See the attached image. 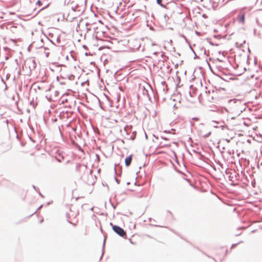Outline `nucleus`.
I'll list each match as a JSON object with an SVG mask.
<instances>
[{
    "label": "nucleus",
    "mask_w": 262,
    "mask_h": 262,
    "mask_svg": "<svg viewBox=\"0 0 262 262\" xmlns=\"http://www.w3.org/2000/svg\"><path fill=\"white\" fill-rule=\"evenodd\" d=\"M36 5H38L39 6H41L42 5L41 2L40 1H38L36 3Z\"/></svg>",
    "instance_id": "17"
},
{
    "label": "nucleus",
    "mask_w": 262,
    "mask_h": 262,
    "mask_svg": "<svg viewBox=\"0 0 262 262\" xmlns=\"http://www.w3.org/2000/svg\"><path fill=\"white\" fill-rule=\"evenodd\" d=\"M68 78L70 80H73L75 78V76L73 74H70L68 76Z\"/></svg>",
    "instance_id": "13"
},
{
    "label": "nucleus",
    "mask_w": 262,
    "mask_h": 262,
    "mask_svg": "<svg viewBox=\"0 0 262 262\" xmlns=\"http://www.w3.org/2000/svg\"><path fill=\"white\" fill-rule=\"evenodd\" d=\"M50 69L51 71H54V70L53 69H52L51 68H50Z\"/></svg>",
    "instance_id": "45"
},
{
    "label": "nucleus",
    "mask_w": 262,
    "mask_h": 262,
    "mask_svg": "<svg viewBox=\"0 0 262 262\" xmlns=\"http://www.w3.org/2000/svg\"><path fill=\"white\" fill-rule=\"evenodd\" d=\"M124 130L126 134L129 136L130 133L131 132V125H126L124 128Z\"/></svg>",
    "instance_id": "8"
},
{
    "label": "nucleus",
    "mask_w": 262,
    "mask_h": 262,
    "mask_svg": "<svg viewBox=\"0 0 262 262\" xmlns=\"http://www.w3.org/2000/svg\"><path fill=\"white\" fill-rule=\"evenodd\" d=\"M100 230H101V232L103 233V230H102V228H101Z\"/></svg>",
    "instance_id": "46"
},
{
    "label": "nucleus",
    "mask_w": 262,
    "mask_h": 262,
    "mask_svg": "<svg viewBox=\"0 0 262 262\" xmlns=\"http://www.w3.org/2000/svg\"><path fill=\"white\" fill-rule=\"evenodd\" d=\"M45 53L46 57H48L49 56V55H50V53L49 52H45Z\"/></svg>",
    "instance_id": "27"
},
{
    "label": "nucleus",
    "mask_w": 262,
    "mask_h": 262,
    "mask_svg": "<svg viewBox=\"0 0 262 262\" xmlns=\"http://www.w3.org/2000/svg\"><path fill=\"white\" fill-rule=\"evenodd\" d=\"M9 75L8 74L6 76V79H8L9 78Z\"/></svg>",
    "instance_id": "40"
},
{
    "label": "nucleus",
    "mask_w": 262,
    "mask_h": 262,
    "mask_svg": "<svg viewBox=\"0 0 262 262\" xmlns=\"http://www.w3.org/2000/svg\"><path fill=\"white\" fill-rule=\"evenodd\" d=\"M19 54H20V55H22V53H21V52H19Z\"/></svg>",
    "instance_id": "48"
},
{
    "label": "nucleus",
    "mask_w": 262,
    "mask_h": 262,
    "mask_svg": "<svg viewBox=\"0 0 262 262\" xmlns=\"http://www.w3.org/2000/svg\"><path fill=\"white\" fill-rule=\"evenodd\" d=\"M157 2L159 5H160L161 6H162V0H157Z\"/></svg>",
    "instance_id": "22"
},
{
    "label": "nucleus",
    "mask_w": 262,
    "mask_h": 262,
    "mask_svg": "<svg viewBox=\"0 0 262 262\" xmlns=\"http://www.w3.org/2000/svg\"><path fill=\"white\" fill-rule=\"evenodd\" d=\"M12 99H14V96L12 97Z\"/></svg>",
    "instance_id": "52"
},
{
    "label": "nucleus",
    "mask_w": 262,
    "mask_h": 262,
    "mask_svg": "<svg viewBox=\"0 0 262 262\" xmlns=\"http://www.w3.org/2000/svg\"><path fill=\"white\" fill-rule=\"evenodd\" d=\"M110 225L112 226L113 231L118 236L124 239L127 238L126 232L124 230V229L118 225L113 224L112 222L110 223Z\"/></svg>",
    "instance_id": "1"
},
{
    "label": "nucleus",
    "mask_w": 262,
    "mask_h": 262,
    "mask_svg": "<svg viewBox=\"0 0 262 262\" xmlns=\"http://www.w3.org/2000/svg\"><path fill=\"white\" fill-rule=\"evenodd\" d=\"M135 185H138V186L140 185V184H138V185H137V184H136V183H135Z\"/></svg>",
    "instance_id": "47"
},
{
    "label": "nucleus",
    "mask_w": 262,
    "mask_h": 262,
    "mask_svg": "<svg viewBox=\"0 0 262 262\" xmlns=\"http://www.w3.org/2000/svg\"><path fill=\"white\" fill-rule=\"evenodd\" d=\"M95 55V53L93 52V53H91V52H85L84 53V55L87 56L88 55H92L93 56V55Z\"/></svg>",
    "instance_id": "14"
},
{
    "label": "nucleus",
    "mask_w": 262,
    "mask_h": 262,
    "mask_svg": "<svg viewBox=\"0 0 262 262\" xmlns=\"http://www.w3.org/2000/svg\"><path fill=\"white\" fill-rule=\"evenodd\" d=\"M43 222V219H41V220H40L39 221V223H40V224H41V223H42Z\"/></svg>",
    "instance_id": "34"
},
{
    "label": "nucleus",
    "mask_w": 262,
    "mask_h": 262,
    "mask_svg": "<svg viewBox=\"0 0 262 262\" xmlns=\"http://www.w3.org/2000/svg\"><path fill=\"white\" fill-rule=\"evenodd\" d=\"M15 63H16L17 65H19V63H18V59H15Z\"/></svg>",
    "instance_id": "29"
},
{
    "label": "nucleus",
    "mask_w": 262,
    "mask_h": 262,
    "mask_svg": "<svg viewBox=\"0 0 262 262\" xmlns=\"http://www.w3.org/2000/svg\"><path fill=\"white\" fill-rule=\"evenodd\" d=\"M123 100H124V101L125 102V101H126V100H125V98H123Z\"/></svg>",
    "instance_id": "55"
},
{
    "label": "nucleus",
    "mask_w": 262,
    "mask_h": 262,
    "mask_svg": "<svg viewBox=\"0 0 262 262\" xmlns=\"http://www.w3.org/2000/svg\"><path fill=\"white\" fill-rule=\"evenodd\" d=\"M56 80L57 81H59V77L58 76L56 77Z\"/></svg>",
    "instance_id": "42"
},
{
    "label": "nucleus",
    "mask_w": 262,
    "mask_h": 262,
    "mask_svg": "<svg viewBox=\"0 0 262 262\" xmlns=\"http://www.w3.org/2000/svg\"><path fill=\"white\" fill-rule=\"evenodd\" d=\"M32 187L36 192H38V191H39V190L38 188H37L34 185H32Z\"/></svg>",
    "instance_id": "16"
},
{
    "label": "nucleus",
    "mask_w": 262,
    "mask_h": 262,
    "mask_svg": "<svg viewBox=\"0 0 262 262\" xmlns=\"http://www.w3.org/2000/svg\"><path fill=\"white\" fill-rule=\"evenodd\" d=\"M127 100H128V105H131V99L127 98Z\"/></svg>",
    "instance_id": "26"
},
{
    "label": "nucleus",
    "mask_w": 262,
    "mask_h": 262,
    "mask_svg": "<svg viewBox=\"0 0 262 262\" xmlns=\"http://www.w3.org/2000/svg\"><path fill=\"white\" fill-rule=\"evenodd\" d=\"M37 192L38 193L39 195L41 198H44V197H45V196H44V195H43V194H42L40 192V191H39H39H38V192Z\"/></svg>",
    "instance_id": "21"
},
{
    "label": "nucleus",
    "mask_w": 262,
    "mask_h": 262,
    "mask_svg": "<svg viewBox=\"0 0 262 262\" xmlns=\"http://www.w3.org/2000/svg\"><path fill=\"white\" fill-rule=\"evenodd\" d=\"M71 224L73 225L74 226H76V224L75 223H72V224Z\"/></svg>",
    "instance_id": "43"
},
{
    "label": "nucleus",
    "mask_w": 262,
    "mask_h": 262,
    "mask_svg": "<svg viewBox=\"0 0 262 262\" xmlns=\"http://www.w3.org/2000/svg\"><path fill=\"white\" fill-rule=\"evenodd\" d=\"M41 207H42V205H40L35 211H34L31 215L28 216V217H29L32 216L33 214H34L37 210H38L39 209H40L41 208Z\"/></svg>",
    "instance_id": "15"
},
{
    "label": "nucleus",
    "mask_w": 262,
    "mask_h": 262,
    "mask_svg": "<svg viewBox=\"0 0 262 262\" xmlns=\"http://www.w3.org/2000/svg\"><path fill=\"white\" fill-rule=\"evenodd\" d=\"M106 186H107V188H108V186L107 184H106Z\"/></svg>",
    "instance_id": "57"
},
{
    "label": "nucleus",
    "mask_w": 262,
    "mask_h": 262,
    "mask_svg": "<svg viewBox=\"0 0 262 262\" xmlns=\"http://www.w3.org/2000/svg\"><path fill=\"white\" fill-rule=\"evenodd\" d=\"M52 121L53 122H56L57 121V118L52 119Z\"/></svg>",
    "instance_id": "31"
},
{
    "label": "nucleus",
    "mask_w": 262,
    "mask_h": 262,
    "mask_svg": "<svg viewBox=\"0 0 262 262\" xmlns=\"http://www.w3.org/2000/svg\"><path fill=\"white\" fill-rule=\"evenodd\" d=\"M66 60H69V56H68V55H67V56H66Z\"/></svg>",
    "instance_id": "38"
},
{
    "label": "nucleus",
    "mask_w": 262,
    "mask_h": 262,
    "mask_svg": "<svg viewBox=\"0 0 262 262\" xmlns=\"http://www.w3.org/2000/svg\"><path fill=\"white\" fill-rule=\"evenodd\" d=\"M105 241H106V237L105 235H104V240H103V242L102 250V255L104 252V247H105Z\"/></svg>",
    "instance_id": "12"
},
{
    "label": "nucleus",
    "mask_w": 262,
    "mask_h": 262,
    "mask_svg": "<svg viewBox=\"0 0 262 262\" xmlns=\"http://www.w3.org/2000/svg\"><path fill=\"white\" fill-rule=\"evenodd\" d=\"M90 64H95V62H94V61H91V62H90Z\"/></svg>",
    "instance_id": "39"
},
{
    "label": "nucleus",
    "mask_w": 262,
    "mask_h": 262,
    "mask_svg": "<svg viewBox=\"0 0 262 262\" xmlns=\"http://www.w3.org/2000/svg\"><path fill=\"white\" fill-rule=\"evenodd\" d=\"M28 62L29 64V68L30 72L34 70L36 67V62L35 59H29L28 60Z\"/></svg>",
    "instance_id": "3"
},
{
    "label": "nucleus",
    "mask_w": 262,
    "mask_h": 262,
    "mask_svg": "<svg viewBox=\"0 0 262 262\" xmlns=\"http://www.w3.org/2000/svg\"><path fill=\"white\" fill-rule=\"evenodd\" d=\"M237 20L239 24L244 25L245 22V13L244 12H241L237 17Z\"/></svg>",
    "instance_id": "5"
},
{
    "label": "nucleus",
    "mask_w": 262,
    "mask_h": 262,
    "mask_svg": "<svg viewBox=\"0 0 262 262\" xmlns=\"http://www.w3.org/2000/svg\"><path fill=\"white\" fill-rule=\"evenodd\" d=\"M8 120H6V122H8Z\"/></svg>",
    "instance_id": "56"
},
{
    "label": "nucleus",
    "mask_w": 262,
    "mask_h": 262,
    "mask_svg": "<svg viewBox=\"0 0 262 262\" xmlns=\"http://www.w3.org/2000/svg\"><path fill=\"white\" fill-rule=\"evenodd\" d=\"M103 44L99 48V49H110L112 48L111 45L112 43L108 40L102 41Z\"/></svg>",
    "instance_id": "4"
},
{
    "label": "nucleus",
    "mask_w": 262,
    "mask_h": 262,
    "mask_svg": "<svg viewBox=\"0 0 262 262\" xmlns=\"http://www.w3.org/2000/svg\"><path fill=\"white\" fill-rule=\"evenodd\" d=\"M63 159V157H62V159H58L57 158H56V160L58 162H61V161Z\"/></svg>",
    "instance_id": "20"
},
{
    "label": "nucleus",
    "mask_w": 262,
    "mask_h": 262,
    "mask_svg": "<svg viewBox=\"0 0 262 262\" xmlns=\"http://www.w3.org/2000/svg\"><path fill=\"white\" fill-rule=\"evenodd\" d=\"M70 56L74 60H77V56L74 50H70Z\"/></svg>",
    "instance_id": "9"
},
{
    "label": "nucleus",
    "mask_w": 262,
    "mask_h": 262,
    "mask_svg": "<svg viewBox=\"0 0 262 262\" xmlns=\"http://www.w3.org/2000/svg\"><path fill=\"white\" fill-rule=\"evenodd\" d=\"M127 239H128V241H129V243H131V237H129V238H127Z\"/></svg>",
    "instance_id": "37"
},
{
    "label": "nucleus",
    "mask_w": 262,
    "mask_h": 262,
    "mask_svg": "<svg viewBox=\"0 0 262 262\" xmlns=\"http://www.w3.org/2000/svg\"><path fill=\"white\" fill-rule=\"evenodd\" d=\"M51 64L52 65H54V66H55L56 67H62V66H65L64 64H56V62H52L51 63Z\"/></svg>",
    "instance_id": "11"
},
{
    "label": "nucleus",
    "mask_w": 262,
    "mask_h": 262,
    "mask_svg": "<svg viewBox=\"0 0 262 262\" xmlns=\"http://www.w3.org/2000/svg\"><path fill=\"white\" fill-rule=\"evenodd\" d=\"M116 166H117V164H115V165H114V171H115V173L116 174H117V170H116Z\"/></svg>",
    "instance_id": "23"
},
{
    "label": "nucleus",
    "mask_w": 262,
    "mask_h": 262,
    "mask_svg": "<svg viewBox=\"0 0 262 262\" xmlns=\"http://www.w3.org/2000/svg\"><path fill=\"white\" fill-rule=\"evenodd\" d=\"M114 178H115V180L117 182V184H119L120 183V180H118V179H117L116 177H115Z\"/></svg>",
    "instance_id": "25"
},
{
    "label": "nucleus",
    "mask_w": 262,
    "mask_h": 262,
    "mask_svg": "<svg viewBox=\"0 0 262 262\" xmlns=\"http://www.w3.org/2000/svg\"><path fill=\"white\" fill-rule=\"evenodd\" d=\"M125 165L126 167H128L131 165V154L128 155L125 158Z\"/></svg>",
    "instance_id": "6"
},
{
    "label": "nucleus",
    "mask_w": 262,
    "mask_h": 262,
    "mask_svg": "<svg viewBox=\"0 0 262 262\" xmlns=\"http://www.w3.org/2000/svg\"><path fill=\"white\" fill-rule=\"evenodd\" d=\"M61 78L64 79V78L63 77H62V76H61Z\"/></svg>",
    "instance_id": "49"
},
{
    "label": "nucleus",
    "mask_w": 262,
    "mask_h": 262,
    "mask_svg": "<svg viewBox=\"0 0 262 262\" xmlns=\"http://www.w3.org/2000/svg\"><path fill=\"white\" fill-rule=\"evenodd\" d=\"M63 57V55L62 53H60L57 54L56 55H54L53 56V58L55 60H60V59L61 58H62Z\"/></svg>",
    "instance_id": "7"
},
{
    "label": "nucleus",
    "mask_w": 262,
    "mask_h": 262,
    "mask_svg": "<svg viewBox=\"0 0 262 262\" xmlns=\"http://www.w3.org/2000/svg\"><path fill=\"white\" fill-rule=\"evenodd\" d=\"M59 93L58 91H55V96H58L59 95Z\"/></svg>",
    "instance_id": "28"
},
{
    "label": "nucleus",
    "mask_w": 262,
    "mask_h": 262,
    "mask_svg": "<svg viewBox=\"0 0 262 262\" xmlns=\"http://www.w3.org/2000/svg\"><path fill=\"white\" fill-rule=\"evenodd\" d=\"M130 182H127L126 183V185H129L130 184Z\"/></svg>",
    "instance_id": "41"
},
{
    "label": "nucleus",
    "mask_w": 262,
    "mask_h": 262,
    "mask_svg": "<svg viewBox=\"0 0 262 262\" xmlns=\"http://www.w3.org/2000/svg\"><path fill=\"white\" fill-rule=\"evenodd\" d=\"M66 216L68 219L70 218V214L69 213H68V212L66 213Z\"/></svg>",
    "instance_id": "30"
},
{
    "label": "nucleus",
    "mask_w": 262,
    "mask_h": 262,
    "mask_svg": "<svg viewBox=\"0 0 262 262\" xmlns=\"http://www.w3.org/2000/svg\"><path fill=\"white\" fill-rule=\"evenodd\" d=\"M248 52H249V53H250V50H248Z\"/></svg>",
    "instance_id": "54"
},
{
    "label": "nucleus",
    "mask_w": 262,
    "mask_h": 262,
    "mask_svg": "<svg viewBox=\"0 0 262 262\" xmlns=\"http://www.w3.org/2000/svg\"><path fill=\"white\" fill-rule=\"evenodd\" d=\"M80 166H81L80 164H77L76 166V170H78L79 169V168L80 167Z\"/></svg>",
    "instance_id": "18"
},
{
    "label": "nucleus",
    "mask_w": 262,
    "mask_h": 262,
    "mask_svg": "<svg viewBox=\"0 0 262 262\" xmlns=\"http://www.w3.org/2000/svg\"><path fill=\"white\" fill-rule=\"evenodd\" d=\"M128 79H129V77H128L126 78V81H128Z\"/></svg>",
    "instance_id": "44"
},
{
    "label": "nucleus",
    "mask_w": 262,
    "mask_h": 262,
    "mask_svg": "<svg viewBox=\"0 0 262 262\" xmlns=\"http://www.w3.org/2000/svg\"><path fill=\"white\" fill-rule=\"evenodd\" d=\"M120 51V50H113V53H117V52H119V51Z\"/></svg>",
    "instance_id": "32"
},
{
    "label": "nucleus",
    "mask_w": 262,
    "mask_h": 262,
    "mask_svg": "<svg viewBox=\"0 0 262 262\" xmlns=\"http://www.w3.org/2000/svg\"><path fill=\"white\" fill-rule=\"evenodd\" d=\"M67 221L69 223H70V224H72V222H71L69 220H68V219H67Z\"/></svg>",
    "instance_id": "35"
},
{
    "label": "nucleus",
    "mask_w": 262,
    "mask_h": 262,
    "mask_svg": "<svg viewBox=\"0 0 262 262\" xmlns=\"http://www.w3.org/2000/svg\"><path fill=\"white\" fill-rule=\"evenodd\" d=\"M227 53L226 51L215 50L212 53L213 57L219 61H222L224 58L226 56Z\"/></svg>",
    "instance_id": "2"
},
{
    "label": "nucleus",
    "mask_w": 262,
    "mask_h": 262,
    "mask_svg": "<svg viewBox=\"0 0 262 262\" xmlns=\"http://www.w3.org/2000/svg\"><path fill=\"white\" fill-rule=\"evenodd\" d=\"M29 137L31 141H32L33 142H35V141L34 140H33L31 137L29 136Z\"/></svg>",
    "instance_id": "33"
},
{
    "label": "nucleus",
    "mask_w": 262,
    "mask_h": 262,
    "mask_svg": "<svg viewBox=\"0 0 262 262\" xmlns=\"http://www.w3.org/2000/svg\"><path fill=\"white\" fill-rule=\"evenodd\" d=\"M8 58L7 57H6V60H7Z\"/></svg>",
    "instance_id": "50"
},
{
    "label": "nucleus",
    "mask_w": 262,
    "mask_h": 262,
    "mask_svg": "<svg viewBox=\"0 0 262 262\" xmlns=\"http://www.w3.org/2000/svg\"><path fill=\"white\" fill-rule=\"evenodd\" d=\"M68 99H66H66H64L62 100V101H61V103H62V104H64V103L67 102H68Z\"/></svg>",
    "instance_id": "19"
},
{
    "label": "nucleus",
    "mask_w": 262,
    "mask_h": 262,
    "mask_svg": "<svg viewBox=\"0 0 262 262\" xmlns=\"http://www.w3.org/2000/svg\"><path fill=\"white\" fill-rule=\"evenodd\" d=\"M129 251L128 252L126 250H123L122 252V256L125 257L127 255L129 256Z\"/></svg>",
    "instance_id": "10"
},
{
    "label": "nucleus",
    "mask_w": 262,
    "mask_h": 262,
    "mask_svg": "<svg viewBox=\"0 0 262 262\" xmlns=\"http://www.w3.org/2000/svg\"><path fill=\"white\" fill-rule=\"evenodd\" d=\"M110 202L112 206L113 207V208L114 209H115V208H116V206H115L113 203H112L111 202V199H110Z\"/></svg>",
    "instance_id": "24"
},
{
    "label": "nucleus",
    "mask_w": 262,
    "mask_h": 262,
    "mask_svg": "<svg viewBox=\"0 0 262 262\" xmlns=\"http://www.w3.org/2000/svg\"><path fill=\"white\" fill-rule=\"evenodd\" d=\"M128 139H129V140L131 139V136L128 138Z\"/></svg>",
    "instance_id": "53"
},
{
    "label": "nucleus",
    "mask_w": 262,
    "mask_h": 262,
    "mask_svg": "<svg viewBox=\"0 0 262 262\" xmlns=\"http://www.w3.org/2000/svg\"><path fill=\"white\" fill-rule=\"evenodd\" d=\"M204 54H206V50H204Z\"/></svg>",
    "instance_id": "51"
},
{
    "label": "nucleus",
    "mask_w": 262,
    "mask_h": 262,
    "mask_svg": "<svg viewBox=\"0 0 262 262\" xmlns=\"http://www.w3.org/2000/svg\"><path fill=\"white\" fill-rule=\"evenodd\" d=\"M60 84L61 85H63V84H65V82H60Z\"/></svg>",
    "instance_id": "36"
}]
</instances>
